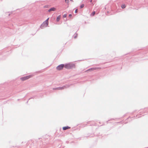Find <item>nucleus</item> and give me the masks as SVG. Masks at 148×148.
I'll return each instance as SVG.
<instances>
[{"instance_id":"f257e3e1","label":"nucleus","mask_w":148,"mask_h":148,"mask_svg":"<svg viewBox=\"0 0 148 148\" xmlns=\"http://www.w3.org/2000/svg\"><path fill=\"white\" fill-rule=\"evenodd\" d=\"M65 67L68 69H70L75 67V65L73 64L69 63L65 64L64 65Z\"/></svg>"},{"instance_id":"f03ea898","label":"nucleus","mask_w":148,"mask_h":148,"mask_svg":"<svg viewBox=\"0 0 148 148\" xmlns=\"http://www.w3.org/2000/svg\"><path fill=\"white\" fill-rule=\"evenodd\" d=\"M68 86L67 85L64 86L62 87H57V88H53V90H62V89H65V88H67L68 87Z\"/></svg>"},{"instance_id":"7ed1b4c3","label":"nucleus","mask_w":148,"mask_h":148,"mask_svg":"<svg viewBox=\"0 0 148 148\" xmlns=\"http://www.w3.org/2000/svg\"><path fill=\"white\" fill-rule=\"evenodd\" d=\"M64 66V64H60L56 67V69L57 70H62Z\"/></svg>"},{"instance_id":"20e7f679","label":"nucleus","mask_w":148,"mask_h":148,"mask_svg":"<svg viewBox=\"0 0 148 148\" xmlns=\"http://www.w3.org/2000/svg\"><path fill=\"white\" fill-rule=\"evenodd\" d=\"M31 77V76L29 75L26 76L24 77L21 78V79L22 81H24L25 80Z\"/></svg>"},{"instance_id":"39448f33","label":"nucleus","mask_w":148,"mask_h":148,"mask_svg":"<svg viewBox=\"0 0 148 148\" xmlns=\"http://www.w3.org/2000/svg\"><path fill=\"white\" fill-rule=\"evenodd\" d=\"M99 69V68L98 67L93 68H92L89 69L88 70H87L86 71H88L94 70L97 69Z\"/></svg>"},{"instance_id":"423d86ee","label":"nucleus","mask_w":148,"mask_h":148,"mask_svg":"<svg viewBox=\"0 0 148 148\" xmlns=\"http://www.w3.org/2000/svg\"><path fill=\"white\" fill-rule=\"evenodd\" d=\"M47 25H45L44 23H42L40 26V28L41 29L43 28L44 27H46Z\"/></svg>"},{"instance_id":"0eeeda50","label":"nucleus","mask_w":148,"mask_h":148,"mask_svg":"<svg viewBox=\"0 0 148 148\" xmlns=\"http://www.w3.org/2000/svg\"><path fill=\"white\" fill-rule=\"evenodd\" d=\"M70 127L67 126L66 127H63V129L64 130H67L69 129H70Z\"/></svg>"},{"instance_id":"6e6552de","label":"nucleus","mask_w":148,"mask_h":148,"mask_svg":"<svg viewBox=\"0 0 148 148\" xmlns=\"http://www.w3.org/2000/svg\"><path fill=\"white\" fill-rule=\"evenodd\" d=\"M56 10V9L55 8H51L49 10H48V11L49 12H50L51 11H55Z\"/></svg>"},{"instance_id":"1a4fd4ad","label":"nucleus","mask_w":148,"mask_h":148,"mask_svg":"<svg viewBox=\"0 0 148 148\" xmlns=\"http://www.w3.org/2000/svg\"><path fill=\"white\" fill-rule=\"evenodd\" d=\"M60 18V15H59V16H58V17H57L56 18V21L57 22H58Z\"/></svg>"},{"instance_id":"9d476101","label":"nucleus","mask_w":148,"mask_h":148,"mask_svg":"<svg viewBox=\"0 0 148 148\" xmlns=\"http://www.w3.org/2000/svg\"><path fill=\"white\" fill-rule=\"evenodd\" d=\"M95 11H93L91 14L90 15L93 16L95 14Z\"/></svg>"},{"instance_id":"9b49d317","label":"nucleus","mask_w":148,"mask_h":148,"mask_svg":"<svg viewBox=\"0 0 148 148\" xmlns=\"http://www.w3.org/2000/svg\"><path fill=\"white\" fill-rule=\"evenodd\" d=\"M126 6L125 5H122L121 7L122 8H125Z\"/></svg>"},{"instance_id":"f8f14e48","label":"nucleus","mask_w":148,"mask_h":148,"mask_svg":"<svg viewBox=\"0 0 148 148\" xmlns=\"http://www.w3.org/2000/svg\"><path fill=\"white\" fill-rule=\"evenodd\" d=\"M43 23H44L45 25H46L47 26L48 25V23H47V22H46L45 21L43 22Z\"/></svg>"},{"instance_id":"ddd939ff","label":"nucleus","mask_w":148,"mask_h":148,"mask_svg":"<svg viewBox=\"0 0 148 148\" xmlns=\"http://www.w3.org/2000/svg\"><path fill=\"white\" fill-rule=\"evenodd\" d=\"M84 4H82L80 5V7L81 8H82L84 7Z\"/></svg>"},{"instance_id":"4468645a","label":"nucleus","mask_w":148,"mask_h":148,"mask_svg":"<svg viewBox=\"0 0 148 148\" xmlns=\"http://www.w3.org/2000/svg\"><path fill=\"white\" fill-rule=\"evenodd\" d=\"M66 17V14H64L63 16V18H65Z\"/></svg>"},{"instance_id":"2eb2a0df","label":"nucleus","mask_w":148,"mask_h":148,"mask_svg":"<svg viewBox=\"0 0 148 148\" xmlns=\"http://www.w3.org/2000/svg\"><path fill=\"white\" fill-rule=\"evenodd\" d=\"M49 19V18H48L45 21L47 22V23H48V20Z\"/></svg>"},{"instance_id":"dca6fc26","label":"nucleus","mask_w":148,"mask_h":148,"mask_svg":"<svg viewBox=\"0 0 148 148\" xmlns=\"http://www.w3.org/2000/svg\"><path fill=\"white\" fill-rule=\"evenodd\" d=\"M77 9H76L75 10V13H76L77 12Z\"/></svg>"},{"instance_id":"f3484780","label":"nucleus","mask_w":148,"mask_h":148,"mask_svg":"<svg viewBox=\"0 0 148 148\" xmlns=\"http://www.w3.org/2000/svg\"><path fill=\"white\" fill-rule=\"evenodd\" d=\"M77 34H76V35L75 36H74V38H76L77 36Z\"/></svg>"},{"instance_id":"a211bd4d","label":"nucleus","mask_w":148,"mask_h":148,"mask_svg":"<svg viewBox=\"0 0 148 148\" xmlns=\"http://www.w3.org/2000/svg\"><path fill=\"white\" fill-rule=\"evenodd\" d=\"M69 17H71L72 16V15L71 14H69Z\"/></svg>"},{"instance_id":"6ab92c4d","label":"nucleus","mask_w":148,"mask_h":148,"mask_svg":"<svg viewBox=\"0 0 148 148\" xmlns=\"http://www.w3.org/2000/svg\"><path fill=\"white\" fill-rule=\"evenodd\" d=\"M92 0H90V2H92Z\"/></svg>"},{"instance_id":"aec40b11","label":"nucleus","mask_w":148,"mask_h":148,"mask_svg":"<svg viewBox=\"0 0 148 148\" xmlns=\"http://www.w3.org/2000/svg\"><path fill=\"white\" fill-rule=\"evenodd\" d=\"M65 1H66V0H65Z\"/></svg>"}]
</instances>
